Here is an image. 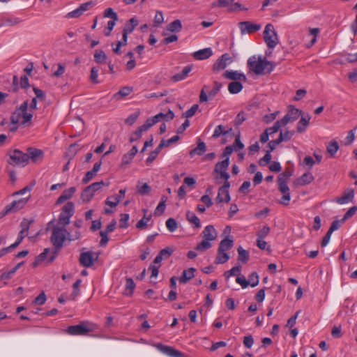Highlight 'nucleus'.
Instances as JSON below:
<instances>
[{"label": "nucleus", "mask_w": 357, "mask_h": 357, "mask_svg": "<svg viewBox=\"0 0 357 357\" xmlns=\"http://www.w3.org/2000/svg\"><path fill=\"white\" fill-rule=\"evenodd\" d=\"M138 149L136 146H133L130 151L124 154L122 157V164L128 165L132 160L134 156L137 153Z\"/></svg>", "instance_id": "29"}, {"label": "nucleus", "mask_w": 357, "mask_h": 357, "mask_svg": "<svg viewBox=\"0 0 357 357\" xmlns=\"http://www.w3.org/2000/svg\"><path fill=\"white\" fill-rule=\"evenodd\" d=\"M249 284L255 287L259 284V275L256 272H252L248 277Z\"/></svg>", "instance_id": "49"}, {"label": "nucleus", "mask_w": 357, "mask_h": 357, "mask_svg": "<svg viewBox=\"0 0 357 357\" xmlns=\"http://www.w3.org/2000/svg\"><path fill=\"white\" fill-rule=\"evenodd\" d=\"M234 245V241L229 237H226L222 240L219 244L218 250L220 251H227L230 250Z\"/></svg>", "instance_id": "31"}, {"label": "nucleus", "mask_w": 357, "mask_h": 357, "mask_svg": "<svg viewBox=\"0 0 357 357\" xmlns=\"http://www.w3.org/2000/svg\"><path fill=\"white\" fill-rule=\"evenodd\" d=\"M212 54L211 48L207 47L194 52L193 56L197 60H204L209 58Z\"/></svg>", "instance_id": "24"}, {"label": "nucleus", "mask_w": 357, "mask_h": 357, "mask_svg": "<svg viewBox=\"0 0 357 357\" xmlns=\"http://www.w3.org/2000/svg\"><path fill=\"white\" fill-rule=\"evenodd\" d=\"M310 120V116L308 114L306 115L305 116H301L300 121L297 124V132L299 133L303 132L305 130L306 128L307 127Z\"/></svg>", "instance_id": "30"}, {"label": "nucleus", "mask_w": 357, "mask_h": 357, "mask_svg": "<svg viewBox=\"0 0 357 357\" xmlns=\"http://www.w3.org/2000/svg\"><path fill=\"white\" fill-rule=\"evenodd\" d=\"M164 22V17L162 13L160 11H157L154 17V26H159Z\"/></svg>", "instance_id": "58"}, {"label": "nucleus", "mask_w": 357, "mask_h": 357, "mask_svg": "<svg viewBox=\"0 0 357 357\" xmlns=\"http://www.w3.org/2000/svg\"><path fill=\"white\" fill-rule=\"evenodd\" d=\"M137 192L141 195H148L151 191V187L147 183L140 185L139 183L137 185Z\"/></svg>", "instance_id": "45"}, {"label": "nucleus", "mask_w": 357, "mask_h": 357, "mask_svg": "<svg viewBox=\"0 0 357 357\" xmlns=\"http://www.w3.org/2000/svg\"><path fill=\"white\" fill-rule=\"evenodd\" d=\"M132 88L129 86L122 87L117 93L113 96L114 99L119 100L123 97L128 96L132 92Z\"/></svg>", "instance_id": "34"}, {"label": "nucleus", "mask_w": 357, "mask_h": 357, "mask_svg": "<svg viewBox=\"0 0 357 357\" xmlns=\"http://www.w3.org/2000/svg\"><path fill=\"white\" fill-rule=\"evenodd\" d=\"M339 149V144L335 139L331 140L326 146L327 152L331 158H333Z\"/></svg>", "instance_id": "32"}, {"label": "nucleus", "mask_w": 357, "mask_h": 357, "mask_svg": "<svg viewBox=\"0 0 357 357\" xmlns=\"http://www.w3.org/2000/svg\"><path fill=\"white\" fill-rule=\"evenodd\" d=\"M199 108V105L197 104L193 105L189 109H188L184 115L186 118H190L195 115Z\"/></svg>", "instance_id": "64"}, {"label": "nucleus", "mask_w": 357, "mask_h": 357, "mask_svg": "<svg viewBox=\"0 0 357 357\" xmlns=\"http://www.w3.org/2000/svg\"><path fill=\"white\" fill-rule=\"evenodd\" d=\"M28 106V101H24L21 105L11 114L10 119L12 124L17 125L19 123L23 126L31 124L33 114L27 112Z\"/></svg>", "instance_id": "3"}, {"label": "nucleus", "mask_w": 357, "mask_h": 357, "mask_svg": "<svg viewBox=\"0 0 357 357\" xmlns=\"http://www.w3.org/2000/svg\"><path fill=\"white\" fill-rule=\"evenodd\" d=\"M166 227L169 231L172 232L177 229L178 225L176 221L174 218H169L166 221Z\"/></svg>", "instance_id": "52"}, {"label": "nucleus", "mask_w": 357, "mask_h": 357, "mask_svg": "<svg viewBox=\"0 0 357 357\" xmlns=\"http://www.w3.org/2000/svg\"><path fill=\"white\" fill-rule=\"evenodd\" d=\"M278 189L283 194L280 203L284 206H288L291 199V195L289 192V188L286 182H278Z\"/></svg>", "instance_id": "14"}, {"label": "nucleus", "mask_w": 357, "mask_h": 357, "mask_svg": "<svg viewBox=\"0 0 357 357\" xmlns=\"http://www.w3.org/2000/svg\"><path fill=\"white\" fill-rule=\"evenodd\" d=\"M98 72H99L98 67H93L91 70L90 80L93 84L100 83V81L98 79Z\"/></svg>", "instance_id": "46"}, {"label": "nucleus", "mask_w": 357, "mask_h": 357, "mask_svg": "<svg viewBox=\"0 0 357 357\" xmlns=\"http://www.w3.org/2000/svg\"><path fill=\"white\" fill-rule=\"evenodd\" d=\"M245 119H246V114L243 111L240 112L237 114V116H236V118L234 119V126H236L237 127L239 126L245 121Z\"/></svg>", "instance_id": "48"}, {"label": "nucleus", "mask_w": 357, "mask_h": 357, "mask_svg": "<svg viewBox=\"0 0 357 357\" xmlns=\"http://www.w3.org/2000/svg\"><path fill=\"white\" fill-rule=\"evenodd\" d=\"M195 268H190L188 270H184L182 275L179 278V281L181 283H186L195 276Z\"/></svg>", "instance_id": "27"}, {"label": "nucleus", "mask_w": 357, "mask_h": 357, "mask_svg": "<svg viewBox=\"0 0 357 357\" xmlns=\"http://www.w3.org/2000/svg\"><path fill=\"white\" fill-rule=\"evenodd\" d=\"M292 176V172L290 170H285L284 172L280 174L278 176V182H286L287 183V181L289 178Z\"/></svg>", "instance_id": "53"}, {"label": "nucleus", "mask_w": 357, "mask_h": 357, "mask_svg": "<svg viewBox=\"0 0 357 357\" xmlns=\"http://www.w3.org/2000/svg\"><path fill=\"white\" fill-rule=\"evenodd\" d=\"M202 234L203 240L195 247V250L197 251H205L209 249L212 246L211 241H214L218 235L213 225L206 226L203 230Z\"/></svg>", "instance_id": "5"}, {"label": "nucleus", "mask_w": 357, "mask_h": 357, "mask_svg": "<svg viewBox=\"0 0 357 357\" xmlns=\"http://www.w3.org/2000/svg\"><path fill=\"white\" fill-rule=\"evenodd\" d=\"M354 197V192L352 189H347L344 191L342 196L340 197H337L335 199V202H337L339 204H347L349 202H353Z\"/></svg>", "instance_id": "20"}, {"label": "nucleus", "mask_w": 357, "mask_h": 357, "mask_svg": "<svg viewBox=\"0 0 357 357\" xmlns=\"http://www.w3.org/2000/svg\"><path fill=\"white\" fill-rule=\"evenodd\" d=\"M238 27L241 34L253 33L261 29L259 24L253 23L250 21L241 22L238 23Z\"/></svg>", "instance_id": "12"}, {"label": "nucleus", "mask_w": 357, "mask_h": 357, "mask_svg": "<svg viewBox=\"0 0 357 357\" xmlns=\"http://www.w3.org/2000/svg\"><path fill=\"white\" fill-rule=\"evenodd\" d=\"M192 70V65H188V66H185L181 73L175 74L172 77V80H173L174 82H178V81L185 79L188 76V74L191 72Z\"/></svg>", "instance_id": "23"}, {"label": "nucleus", "mask_w": 357, "mask_h": 357, "mask_svg": "<svg viewBox=\"0 0 357 357\" xmlns=\"http://www.w3.org/2000/svg\"><path fill=\"white\" fill-rule=\"evenodd\" d=\"M135 287V284L132 278H127L126 282L125 294L131 296Z\"/></svg>", "instance_id": "41"}, {"label": "nucleus", "mask_w": 357, "mask_h": 357, "mask_svg": "<svg viewBox=\"0 0 357 357\" xmlns=\"http://www.w3.org/2000/svg\"><path fill=\"white\" fill-rule=\"evenodd\" d=\"M270 227L267 225L264 226L258 232H257V238L264 239L266 238L270 232Z\"/></svg>", "instance_id": "55"}, {"label": "nucleus", "mask_w": 357, "mask_h": 357, "mask_svg": "<svg viewBox=\"0 0 357 357\" xmlns=\"http://www.w3.org/2000/svg\"><path fill=\"white\" fill-rule=\"evenodd\" d=\"M241 271V266H236L231 268L229 271H225L224 275L225 278H229L232 275H236Z\"/></svg>", "instance_id": "57"}, {"label": "nucleus", "mask_w": 357, "mask_h": 357, "mask_svg": "<svg viewBox=\"0 0 357 357\" xmlns=\"http://www.w3.org/2000/svg\"><path fill=\"white\" fill-rule=\"evenodd\" d=\"M301 113L302 112L298 109L295 108L294 106H290L287 114L294 121L299 117Z\"/></svg>", "instance_id": "47"}, {"label": "nucleus", "mask_w": 357, "mask_h": 357, "mask_svg": "<svg viewBox=\"0 0 357 357\" xmlns=\"http://www.w3.org/2000/svg\"><path fill=\"white\" fill-rule=\"evenodd\" d=\"M22 22V20L15 17H3L0 20V26H15Z\"/></svg>", "instance_id": "25"}, {"label": "nucleus", "mask_w": 357, "mask_h": 357, "mask_svg": "<svg viewBox=\"0 0 357 357\" xmlns=\"http://www.w3.org/2000/svg\"><path fill=\"white\" fill-rule=\"evenodd\" d=\"M28 201V198H23L19 200L13 201L11 204L7 205L5 208L3 214L10 212H16L22 208Z\"/></svg>", "instance_id": "16"}, {"label": "nucleus", "mask_w": 357, "mask_h": 357, "mask_svg": "<svg viewBox=\"0 0 357 357\" xmlns=\"http://www.w3.org/2000/svg\"><path fill=\"white\" fill-rule=\"evenodd\" d=\"M357 211V206H354L351 207L344 214V217L342 218V221H346L349 218H351Z\"/></svg>", "instance_id": "61"}, {"label": "nucleus", "mask_w": 357, "mask_h": 357, "mask_svg": "<svg viewBox=\"0 0 357 357\" xmlns=\"http://www.w3.org/2000/svg\"><path fill=\"white\" fill-rule=\"evenodd\" d=\"M61 225H56L52 229L51 242L54 246V253L48 259V263L52 262L56 258L57 252L61 249L66 239H68V231Z\"/></svg>", "instance_id": "2"}, {"label": "nucleus", "mask_w": 357, "mask_h": 357, "mask_svg": "<svg viewBox=\"0 0 357 357\" xmlns=\"http://www.w3.org/2000/svg\"><path fill=\"white\" fill-rule=\"evenodd\" d=\"M75 191L76 188L75 187H70V188L65 190L57 199L56 204H61L63 203L65 201L70 199L75 192Z\"/></svg>", "instance_id": "21"}, {"label": "nucleus", "mask_w": 357, "mask_h": 357, "mask_svg": "<svg viewBox=\"0 0 357 357\" xmlns=\"http://www.w3.org/2000/svg\"><path fill=\"white\" fill-rule=\"evenodd\" d=\"M229 165V158H225L221 162H218L214 169V172L226 171Z\"/></svg>", "instance_id": "39"}, {"label": "nucleus", "mask_w": 357, "mask_h": 357, "mask_svg": "<svg viewBox=\"0 0 357 357\" xmlns=\"http://www.w3.org/2000/svg\"><path fill=\"white\" fill-rule=\"evenodd\" d=\"M264 39L266 45L271 49L274 48L278 45L279 40L273 24H268L265 26Z\"/></svg>", "instance_id": "8"}, {"label": "nucleus", "mask_w": 357, "mask_h": 357, "mask_svg": "<svg viewBox=\"0 0 357 357\" xmlns=\"http://www.w3.org/2000/svg\"><path fill=\"white\" fill-rule=\"evenodd\" d=\"M105 17H110L112 20H118V15L112 8H107L104 12Z\"/></svg>", "instance_id": "59"}, {"label": "nucleus", "mask_w": 357, "mask_h": 357, "mask_svg": "<svg viewBox=\"0 0 357 357\" xmlns=\"http://www.w3.org/2000/svg\"><path fill=\"white\" fill-rule=\"evenodd\" d=\"M119 202L114 197H108L105 200V204L109 206L112 208L116 207L119 204Z\"/></svg>", "instance_id": "63"}, {"label": "nucleus", "mask_w": 357, "mask_h": 357, "mask_svg": "<svg viewBox=\"0 0 357 357\" xmlns=\"http://www.w3.org/2000/svg\"><path fill=\"white\" fill-rule=\"evenodd\" d=\"M248 66L256 75H264L271 73L274 70L275 64L268 61L266 58L252 56L248 60Z\"/></svg>", "instance_id": "1"}, {"label": "nucleus", "mask_w": 357, "mask_h": 357, "mask_svg": "<svg viewBox=\"0 0 357 357\" xmlns=\"http://www.w3.org/2000/svg\"><path fill=\"white\" fill-rule=\"evenodd\" d=\"M81 282H82V280L80 279H78L73 284V291L72 294L70 296V298L71 300H75V298L79 295V287L80 286Z\"/></svg>", "instance_id": "44"}, {"label": "nucleus", "mask_w": 357, "mask_h": 357, "mask_svg": "<svg viewBox=\"0 0 357 357\" xmlns=\"http://www.w3.org/2000/svg\"><path fill=\"white\" fill-rule=\"evenodd\" d=\"M129 215L127 213H123L121 215L119 220V227L126 229L128 227Z\"/></svg>", "instance_id": "50"}, {"label": "nucleus", "mask_w": 357, "mask_h": 357, "mask_svg": "<svg viewBox=\"0 0 357 357\" xmlns=\"http://www.w3.org/2000/svg\"><path fill=\"white\" fill-rule=\"evenodd\" d=\"M98 328V326L90 321H82L77 325L70 326L66 332L70 335H86L90 332H94Z\"/></svg>", "instance_id": "4"}, {"label": "nucleus", "mask_w": 357, "mask_h": 357, "mask_svg": "<svg viewBox=\"0 0 357 357\" xmlns=\"http://www.w3.org/2000/svg\"><path fill=\"white\" fill-rule=\"evenodd\" d=\"M206 151V144L201 141L200 139H199L198 141V143H197V146L192 149L190 153H189V155L190 156V158H193L195 155H202Z\"/></svg>", "instance_id": "22"}, {"label": "nucleus", "mask_w": 357, "mask_h": 357, "mask_svg": "<svg viewBox=\"0 0 357 357\" xmlns=\"http://www.w3.org/2000/svg\"><path fill=\"white\" fill-rule=\"evenodd\" d=\"M182 29L181 20H176L167 26V31L170 32H179Z\"/></svg>", "instance_id": "36"}, {"label": "nucleus", "mask_w": 357, "mask_h": 357, "mask_svg": "<svg viewBox=\"0 0 357 357\" xmlns=\"http://www.w3.org/2000/svg\"><path fill=\"white\" fill-rule=\"evenodd\" d=\"M94 255L95 253L91 251L82 252L79 258L80 265L86 268L91 267L98 257V254H96V257H94Z\"/></svg>", "instance_id": "10"}, {"label": "nucleus", "mask_w": 357, "mask_h": 357, "mask_svg": "<svg viewBox=\"0 0 357 357\" xmlns=\"http://www.w3.org/2000/svg\"><path fill=\"white\" fill-rule=\"evenodd\" d=\"M50 251V248H45L42 253H40L36 259L33 266H36L38 264L45 261L47 259V254Z\"/></svg>", "instance_id": "51"}, {"label": "nucleus", "mask_w": 357, "mask_h": 357, "mask_svg": "<svg viewBox=\"0 0 357 357\" xmlns=\"http://www.w3.org/2000/svg\"><path fill=\"white\" fill-rule=\"evenodd\" d=\"M108 185L109 183L106 184V185ZM104 185H105V183L102 181L91 184L82 191L81 199L84 202H89L93 197L95 192Z\"/></svg>", "instance_id": "9"}, {"label": "nucleus", "mask_w": 357, "mask_h": 357, "mask_svg": "<svg viewBox=\"0 0 357 357\" xmlns=\"http://www.w3.org/2000/svg\"><path fill=\"white\" fill-rule=\"evenodd\" d=\"M231 130V128L226 129V128L222 125H219L215 128L212 137L214 139L218 138L222 135H225L229 133Z\"/></svg>", "instance_id": "33"}, {"label": "nucleus", "mask_w": 357, "mask_h": 357, "mask_svg": "<svg viewBox=\"0 0 357 357\" xmlns=\"http://www.w3.org/2000/svg\"><path fill=\"white\" fill-rule=\"evenodd\" d=\"M157 347L162 353L165 354L166 355H167L170 357H185L184 354L179 351L178 350L175 349L174 348H173L172 347L160 344L157 346Z\"/></svg>", "instance_id": "17"}, {"label": "nucleus", "mask_w": 357, "mask_h": 357, "mask_svg": "<svg viewBox=\"0 0 357 357\" xmlns=\"http://www.w3.org/2000/svg\"><path fill=\"white\" fill-rule=\"evenodd\" d=\"M243 89V85L240 82H231L228 85V90L230 93L236 94Z\"/></svg>", "instance_id": "38"}, {"label": "nucleus", "mask_w": 357, "mask_h": 357, "mask_svg": "<svg viewBox=\"0 0 357 357\" xmlns=\"http://www.w3.org/2000/svg\"><path fill=\"white\" fill-rule=\"evenodd\" d=\"M229 259V256L225 251H220L218 249V255L215 259V264H221L226 263Z\"/></svg>", "instance_id": "35"}, {"label": "nucleus", "mask_w": 357, "mask_h": 357, "mask_svg": "<svg viewBox=\"0 0 357 357\" xmlns=\"http://www.w3.org/2000/svg\"><path fill=\"white\" fill-rule=\"evenodd\" d=\"M314 180V176L310 172H307L303 174L301 177H299L296 183L300 185H305L310 183Z\"/></svg>", "instance_id": "28"}, {"label": "nucleus", "mask_w": 357, "mask_h": 357, "mask_svg": "<svg viewBox=\"0 0 357 357\" xmlns=\"http://www.w3.org/2000/svg\"><path fill=\"white\" fill-rule=\"evenodd\" d=\"M186 218L188 221L193 224L196 228L201 227L200 220L194 213L188 211L186 213Z\"/></svg>", "instance_id": "37"}, {"label": "nucleus", "mask_w": 357, "mask_h": 357, "mask_svg": "<svg viewBox=\"0 0 357 357\" xmlns=\"http://www.w3.org/2000/svg\"><path fill=\"white\" fill-rule=\"evenodd\" d=\"M238 261H241L243 263H246L249 260V253L247 250L243 249L241 247H239L238 249Z\"/></svg>", "instance_id": "43"}, {"label": "nucleus", "mask_w": 357, "mask_h": 357, "mask_svg": "<svg viewBox=\"0 0 357 357\" xmlns=\"http://www.w3.org/2000/svg\"><path fill=\"white\" fill-rule=\"evenodd\" d=\"M213 84L214 86L211 90L208 85L203 86L199 95L200 102H207L209 99H213L218 93L222 88V84L217 81H215Z\"/></svg>", "instance_id": "7"}, {"label": "nucleus", "mask_w": 357, "mask_h": 357, "mask_svg": "<svg viewBox=\"0 0 357 357\" xmlns=\"http://www.w3.org/2000/svg\"><path fill=\"white\" fill-rule=\"evenodd\" d=\"M229 187L230 183L227 182V183H224V185L219 188L218 194L215 199L218 203L222 202L228 203L230 201V195L229 193Z\"/></svg>", "instance_id": "15"}, {"label": "nucleus", "mask_w": 357, "mask_h": 357, "mask_svg": "<svg viewBox=\"0 0 357 357\" xmlns=\"http://www.w3.org/2000/svg\"><path fill=\"white\" fill-rule=\"evenodd\" d=\"M345 221H342V218L341 220H334L328 229L329 233H333L334 231L338 229L341 225L343 224Z\"/></svg>", "instance_id": "60"}, {"label": "nucleus", "mask_w": 357, "mask_h": 357, "mask_svg": "<svg viewBox=\"0 0 357 357\" xmlns=\"http://www.w3.org/2000/svg\"><path fill=\"white\" fill-rule=\"evenodd\" d=\"M223 77L225 79L234 80V82L238 81H246V77L244 74L239 73L238 71L234 70H226L223 75Z\"/></svg>", "instance_id": "19"}, {"label": "nucleus", "mask_w": 357, "mask_h": 357, "mask_svg": "<svg viewBox=\"0 0 357 357\" xmlns=\"http://www.w3.org/2000/svg\"><path fill=\"white\" fill-rule=\"evenodd\" d=\"M138 25V21L135 17L131 18L124 26L123 33L128 35L133 31L135 28Z\"/></svg>", "instance_id": "26"}, {"label": "nucleus", "mask_w": 357, "mask_h": 357, "mask_svg": "<svg viewBox=\"0 0 357 357\" xmlns=\"http://www.w3.org/2000/svg\"><path fill=\"white\" fill-rule=\"evenodd\" d=\"M107 55L102 50H96L94 53V61L98 63H102L105 61Z\"/></svg>", "instance_id": "40"}, {"label": "nucleus", "mask_w": 357, "mask_h": 357, "mask_svg": "<svg viewBox=\"0 0 357 357\" xmlns=\"http://www.w3.org/2000/svg\"><path fill=\"white\" fill-rule=\"evenodd\" d=\"M27 234H28V233L20 231L18 234L17 241L14 243H13L12 245H10V248L15 249V248H17L20 245V243L22 241V240L27 236Z\"/></svg>", "instance_id": "56"}, {"label": "nucleus", "mask_w": 357, "mask_h": 357, "mask_svg": "<svg viewBox=\"0 0 357 357\" xmlns=\"http://www.w3.org/2000/svg\"><path fill=\"white\" fill-rule=\"evenodd\" d=\"M151 219V215H149L148 216L144 215V217L137 222L136 227L139 229H146Z\"/></svg>", "instance_id": "42"}, {"label": "nucleus", "mask_w": 357, "mask_h": 357, "mask_svg": "<svg viewBox=\"0 0 357 357\" xmlns=\"http://www.w3.org/2000/svg\"><path fill=\"white\" fill-rule=\"evenodd\" d=\"M75 212V205L72 202H67L62 208L59 216L58 225L65 227L70 223V219Z\"/></svg>", "instance_id": "6"}, {"label": "nucleus", "mask_w": 357, "mask_h": 357, "mask_svg": "<svg viewBox=\"0 0 357 357\" xmlns=\"http://www.w3.org/2000/svg\"><path fill=\"white\" fill-rule=\"evenodd\" d=\"M231 62V56L229 54H223L213 66V72H219L224 70L227 66L228 63Z\"/></svg>", "instance_id": "13"}, {"label": "nucleus", "mask_w": 357, "mask_h": 357, "mask_svg": "<svg viewBox=\"0 0 357 357\" xmlns=\"http://www.w3.org/2000/svg\"><path fill=\"white\" fill-rule=\"evenodd\" d=\"M26 151V154L29 155V160L31 159L33 162H37L39 160H41L43 158L44 153L40 149L29 147Z\"/></svg>", "instance_id": "18"}, {"label": "nucleus", "mask_w": 357, "mask_h": 357, "mask_svg": "<svg viewBox=\"0 0 357 357\" xmlns=\"http://www.w3.org/2000/svg\"><path fill=\"white\" fill-rule=\"evenodd\" d=\"M10 160L16 165L24 166L29 161V155L22 151L15 149L10 154Z\"/></svg>", "instance_id": "11"}, {"label": "nucleus", "mask_w": 357, "mask_h": 357, "mask_svg": "<svg viewBox=\"0 0 357 357\" xmlns=\"http://www.w3.org/2000/svg\"><path fill=\"white\" fill-rule=\"evenodd\" d=\"M139 115V112H136L133 114H131L125 121V123L128 125H132L136 120L137 119Z\"/></svg>", "instance_id": "62"}, {"label": "nucleus", "mask_w": 357, "mask_h": 357, "mask_svg": "<svg viewBox=\"0 0 357 357\" xmlns=\"http://www.w3.org/2000/svg\"><path fill=\"white\" fill-rule=\"evenodd\" d=\"M144 130L142 129V127H139L137 130H135L133 133H132L130 137V142H133L135 141H137L139 139L141 138L142 135V132Z\"/></svg>", "instance_id": "54"}]
</instances>
